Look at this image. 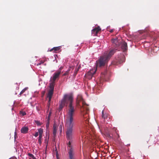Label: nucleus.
<instances>
[{
	"instance_id": "f257e3e1",
	"label": "nucleus",
	"mask_w": 159,
	"mask_h": 159,
	"mask_svg": "<svg viewBox=\"0 0 159 159\" xmlns=\"http://www.w3.org/2000/svg\"><path fill=\"white\" fill-rule=\"evenodd\" d=\"M73 97L72 94H65L61 100L59 108V110H61L66 105H68L69 109L66 126V137L68 141L67 147L69 159H75V149L71 145L73 138V128L74 125L73 116L75 111L74 107L73 106Z\"/></svg>"
},
{
	"instance_id": "f03ea898",
	"label": "nucleus",
	"mask_w": 159,
	"mask_h": 159,
	"mask_svg": "<svg viewBox=\"0 0 159 159\" xmlns=\"http://www.w3.org/2000/svg\"><path fill=\"white\" fill-rule=\"evenodd\" d=\"M116 49H113L109 51L105 52L103 55L96 61L97 67H101L105 66L111 57L116 52Z\"/></svg>"
},
{
	"instance_id": "7ed1b4c3",
	"label": "nucleus",
	"mask_w": 159,
	"mask_h": 159,
	"mask_svg": "<svg viewBox=\"0 0 159 159\" xmlns=\"http://www.w3.org/2000/svg\"><path fill=\"white\" fill-rule=\"evenodd\" d=\"M76 103L77 106H79L80 107L81 115L83 116V117L85 118V117L84 115L85 111H86L85 113H87L89 108L87 107V105L81 94L78 95L76 100Z\"/></svg>"
},
{
	"instance_id": "20e7f679",
	"label": "nucleus",
	"mask_w": 159,
	"mask_h": 159,
	"mask_svg": "<svg viewBox=\"0 0 159 159\" xmlns=\"http://www.w3.org/2000/svg\"><path fill=\"white\" fill-rule=\"evenodd\" d=\"M61 72V71L60 70H58L54 73L52 76L50 78V85H52V84L54 86L55 81L56 79L59 77Z\"/></svg>"
},
{
	"instance_id": "39448f33",
	"label": "nucleus",
	"mask_w": 159,
	"mask_h": 159,
	"mask_svg": "<svg viewBox=\"0 0 159 159\" xmlns=\"http://www.w3.org/2000/svg\"><path fill=\"white\" fill-rule=\"evenodd\" d=\"M54 86H53V85H52H52H49V88H50V89L48 91V93L47 96V97L49 99L48 105V108L50 106V102L51 101L52 97L53 94V91L54 89Z\"/></svg>"
},
{
	"instance_id": "423d86ee",
	"label": "nucleus",
	"mask_w": 159,
	"mask_h": 159,
	"mask_svg": "<svg viewBox=\"0 0 159 159\" xmlns=\"http://www.w3.org/2000/svg\"><path fill=\"white\" fill-rule=\"evenodd\" d=\"M96 71V69H91L86 73V75L87 77L89 79H91Z\"/></svg>"
},
{
	"instance_id": "0eeeda50",
	"label": "nucleus",
	"mask_w": 159,
	"mask_h": 159,
	"mask_svg": "<svg viewBox=\"0 0 159 159\" xmlns=\"http://www.w3.org/2000/svg\"><path fill=\"white\" fill-rule=\"evenodd\" d=\"M121 42V41L118 39L117 38L115 39H113L111 40V42L113 43L114 46H116V47L118 46Z\"/></svg>"
},
{
	"instance_id": "6e6552de",
	"label": "nucleus",
	"mask_w": 159,
	"mask_h": 159,
	"mask_svg": "<svg viewBox=\"0 0 159 159\" xmlns=\"http://www.w3.org/2000/svg\"><path fill=\"white\" fill-rule=\"evenodd\" d=\"M101 30L99 27L93 29L92 30V34L93 36L97 35L98 32Z\"/></svg>"
},
{
	"instance_id": "1a4fd4ad",
	"label": "nucleus",
	"mask_w": 159,
	"mask_h": 159,
	"mask_svg": "<svg viewBox=\"0 0 159 159\" xmlns=\"http://www.w3.org/2000/svg\"><path fill=\"white\" fill-rule=\"evenodd\" d=\"M121 47L122 49L124 52L126 51L127 49V44L125 42H123L121 43Z\"/></svg>"
},
{
	"instance_id": "9d476101",
	"label": "nucleus",
	"mask_w": 159,
	"mask_h": 159,
	"mask_svg": "<svg viewBox=\"0 0 159 159\" xmlns=\"http://www.w3.org/2000/svg\"><path fill=\"white\" fill-rule=\"evenodd\" d=\"M53 130L52 134H53V137H55L56 136L57 131V128L55 124H54L53 125Z\"/></svg>"
},
{
	"instance_id": "9b49d317",
	"label": "nucleus",
	"mask_w": 159,
	"mask_h": 159,
	"mask_svg": "<svg viewBox=\"0 0 159 159\" xmlns=\"http://www.w3.org/2000/svg\"><path fill=\"white\" fill-rule=\"evenodd\" d=\"M28 130V128L27 127H23L21 129V132L22 133L26 134L27 133Z\"/></svg>"
},
{
	"instance_id": "f8f14e48",
	"label": "nucleus",
	"mask_w": 159,
	"mask_h": 159,
	"mask_svg": "<svg viewBox=\"0 0 159 159\" xmlns=\"http://www.w3.org/2000/svg\"><path fill=\"white\" fill-rule=\"evenodd\" d=\"M60 49V47L59 46L57 47H54L53 48H52L50 50V51H54L53 52H57L58 51L59 49Z\"/></svg>"
},
{
	"instance_id": "ddd939ff",
	"label": "nucleus",
	"mask_w": 159,
	"mask_h": 159,
	"mask_svg": "<svg viewBox=\"0 0 159 159\" xmlns=\"http://www.w3.org/2000/svg\"><path fill=\"white\" fill-rule=\"evenodd\" d=\"M38 133L39 134V135L40 136H42L43 132V129L42 128H39L38 129Z\"/></svg>"
},
{
	"instance_id": "4468645a",
	"label": "nucleus",
	"mask_w": 159,
	"mask_h": 159,
	"mask_svg": "<svg viewBox=\"0 0 159 159\" xmlns=\"http://www.w3.org/2000/svg\"><path fill=\"white\" fill-rule=\"evenodd\" d=\"M104 110H103L102 111V117L104 119H105L107 117V115L106 114H104Z\"/></svg>"
},
{
	"instance_id": "2eb2a0df",
	"label": "nucleus",
	"mask_w": 159,
	"mask_h": 159,
	"mask_svg": "<svg viewBox=\"0 0 159 159\" xmlns=\"http://www.w3.org/2000/svg\"><path fill=\"white\" fill-rule=\"evenodd\" d=\"M50 120L48 121V119L47 120V123L46 124V133H47L48 131V127L49 126V124Z\"/></svg>"
},
{
	"instance_id": "dca6fc26",
	"label": "nucleus",
	"mask_w": 159,
	"mask_h": 159,
	"mask_svg": "<svg viewBox=\"0 0 159 159\" xmlns=\"http://www.w3.org/2000/svg\"><path fill=\"white\" fill-rule=\"evenodd\" d=\"M28 155L29 157H30L32 159H36V158L34 157V155L30 153H29Z\"/></svg>"
},
{
	"instance_id": "f3484780",
	"label": "nucleus",
	"mask_w": 159,
	"mask_h": 159,
	"mask_svg": "<svg viewBox=\"0 0 159 159\" xmlns=\"http://www.w3.org/2000/svg\"><path fill=\"white\" fill-rule=\"evenodd\" d=\"M20 115L22 116H24L26 115V113L25 111H20Z\"/></svg>"
},
{
	"instance_id": "a211bd4d",
	"label": "nucleus",
	"mask_w": 159,
	"mask_h": 159,
	"mask_svg": "<svg viewBox=\"0 0 159 159\" xmlns=\"http://www.w3.org/2000/svg\"><path fill=\"white\" fill-rule=\"evenodd\" d=\"M35 122L37 124V126H40L42 124V123H41L40 121L38 120H35Z\"/></svg>"
},
{
	"instance_id": "6ab92c4d",
	"label": "nucleus",
	"mask_w": 159,
	"mask_h": 159,
	"mask_svg": "<svg viewBox=\"0 0 159 159\" xmlns=\"http://www.w3.org/2000/svg\"><path fill=\"white\" fill-rule=\"evenodd\" d=\"M42 136H40V135H39V139H38V142L40 144L42 143L41 139H42Z\"/></svg>"
},
{
	"instance_id": "aec40b11",
	"label": "nucleus",
	"mask_w": 159,
	"mask_h": 159,
	"mask_svg": "<svg viewBox=\"0 0 159 159\" xmlns=\"http://www.w3.org/2000/svg\"><path fill=\"white\" fill-rule=\"evenodd\" d=\"M52 113V112L51 111H50L49 112L48 116L47 118V119H48V121L49 120H50V117Z\"/></svg>"
},
{
	"instance_id": "412c9836",
	"label": "nucleus",
	"mask_w": 159,
	"mask_h": 159,
	"mask_svg": "<svg viewBox=\"0 0 159 159\" xmlns=\"http://www.w3.org/2000/svg\"><path fill=\"white\" fill-rule=\"evenodd\" d=\"M27 89V88H25L24 89H23L20 92V94L21 95L24 92H25V91Z\"/></svg>"
},
{
	"instance_id": "4be33fe9",
	"label": "nucleus",
	"mask_w": 159,
	"mask_h": 159,
	"mask_svg": "<svg viewBox=\"0 0 159 159\" xmlns=\"http://www.w3.org/2000/svg\"><path fill=\"white\" fill-rule=\"evenodd\" d=\"M39 135V133L38 132H36L35 133L34 135V136L35 137H37Z\"/></svg>"
},
{
	"instance_id": "5701e85b",
	"label": "nucleus",
	"mask_w": 159,
	"mask_h": 159,
	"mask_svg": "<svg viewBox=\"0 0 159 159\" xmlns=\"http://www.w3.org/2000/svg\"><path fill=\"white\" fill-rule=\"evenodd\" d=\"M39 85H40V83H41V84L42 83V80L41 79H39Z\"/></svg>"
},
{
	"instance_id": "b1692460",
	"label": "nucleus",
	"mask_w": 159,
	"mask_h": 159,
	"mask_svg": "<svg viewBox=\"0 0 159 159\" xmlns=\"http://www.w3.org/2000/svg\"><path fill=\"white\" fill-rule=\"evenodd\" d=\"M118 60L120 62V63H121V62H124V59H123V60H120H120L119 59Z\"/></svg>"
},
{
	"instance_id": "393cba45",
	"label": "nucleus",
	"mask_w": 159,
	"mask_h": 159,
	"mask_svg": "<svg viewBox=\"0 0 159 159\" xmlns=\"http://www.w3.org/2000/svg\"><path fill=\"white\" fill-rule=\"evenodd\" d=\"M43 62H40V63H38L37 64V65L38 66H39V65H40L42 63H43Z\"/></svg>"
},
{
	"instance_id": "a878e982",
	"label": "nucleus",
	"mask_w": 159,
	"mask_h": 159,
	"mask_svg": "<svg viewBox=\"0 0 159 159\" xmlns=\"http://www.w3.org/2000/svg\"><path fill=\"white\" fill-rule=\"evenodd\" d=\"M113 29H112V30H111L110 31V32H111V33H112L113 32Z\"/></svg>"
},
{
	"instance_id": "bb28decb",
	"label": "nucleus",
	"mask_w": 159,
	"mask_h": 159,
	"mask_svg": "<svg viewBox=\"0 0 159 159\" xmlns=\"http://www.w3.org/2000/svg\"><path fill=\"white\" fill-rule=\"evenodd\" d=\"M10 159H16V157H12V158H10Z\"/></svg>"
},
{
	"instance_id": "cd10ccee",
	"label": "nucleus",
	"mask_w": 159,
	"mask_h": 159,
	"mask_svg": "<svg viewBox=\"0 0 159 159\" xmlns=\"http://www.w3.org/2000/svg\"><path fill=\"white\" fill-rule=\"evenodd\" d=\"M15 134H16V132H15Z\"/></svg>"
},
{
	"instance_id": "c85d7f7f",
	"label": "nucleus",
	"mask_w": 159,
	"mask_h": 159,
	"mask_svg": "<svg viewBox=\"0 0 159 159\" xmlns=\"http://www.w3.org/2000/svg\"><path fill=\"white\" fill-rule=\"evenodd\" d=\"M124 57V56H122V57H123H123Z\"/></svg>"
},
{
	"instance_id": "c756f323",
	"label": "nucleus",
	"mask_w": 159,
	"mask_h": 159,
	"mask_svg": "<svg viewBox=\"0 0 159 159\" xmlns=\"http://www.w3.org/2000/svg\"><path fill=\"white\" fill-rule=\"evenodd\" d=\"M79 68H80V67H79H79H78V68L79 69Z\"/></svg>"
},
{
	"instance_id": "7c9ffc66",
	"label": "nucleus",
	"mask_w": 159,
	"mask_h": 159,
	"mask_svg": "<svg viewBox=\"0 0 159 159\" xmlns=\"http://www.w3.org/2000/svg\"><path fill=\"white\" fill-rule=\"evenodd\" d=\"M9 159H10V158H9Z\"/></svg>"
}]
</instances>
